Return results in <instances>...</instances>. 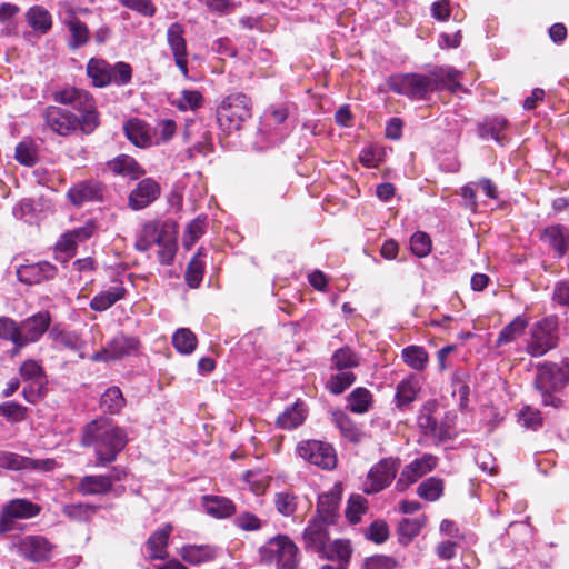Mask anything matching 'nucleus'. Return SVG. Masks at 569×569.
I'll use <instances>...</instances> for the list:
<instances>
[{"mask_svg":"<svg viewBox=\"0 0 569 569\" xmlns=\"http://www.w3.org/2000/svg\"><path fill=\"white\" fill-rule=\"evenodd\" d=\"M543 238L557 251L558 257L565 256L569 242V232L561 226H552L545 230Z\"/></svg>","mask_w":569,"mask_h":569,"instance_id":"38","label":"nucleus"},{"mask_svg":"<svg viewBox=\"0 0 569 569\" xmlns=\"http://www.w3.org/2000/svg\"><path fill=\"white\" fill-rule=\"evenodd\" d=\"M127 442L126 431L103 418L91 421L82 431L81 445L94 448L98 466L113 462Z\"/></svg>","mask_w":569,"mask_h":569,"instance_id":"2","label":"nucleus"},{"mask_svg":"<svg viewBox=\"0 0 569 569\" xmlns=\"http://www.w3.org/2000/svg\"><path fill=\"white\" fill-rule=\"evenodd\" d=\"M328 525L329 523L317 518L308 525L303 532V539L307 548L317 552L325 548V545L329 541V535L327 531Z\"/></svg>","mask_w":569,"mask_h":569,"instance_id":"24","label":"nucleus"},{"mask_svg":"<svg viewBox=\"0 0 569 569\" xmlns=\"http://www.w3.org/2000/svg\"><path fill=\"white\" fill-rule=\"evenodd\" d=\"M54 266L49 262H39L34 264L21 266L18 271V279L24 284H39L44 281H51L56 274Z\"/></svg>","mask_w":569,"mask_h":569,"instance_id":"19","label":"nucleus"},{"mask_svg":"<svg viewBox=\"0 0 569 569\" xmlns=\"http://www.w3.org/2000/svg\"><path fill=\"white\" fill-rule=\"evenodd\" d=\"M418 426L426 436L432 437L439 441L446 440L450 437L449 429L443 425H439L428 408H423L420 411L418 416Z\"/></svg>","mask_w":569,"mask_h":569,"instance_id":"29","label":"nucleus"},{"mask_svg":"<svg viewBox=\"0 0 569 569\" xmlns=\"http://www.w3.org/2000/svg\"><path fill=\"white\" fill-rule=\"evenodd\" d=\"M403 361L415 370H423L428 363V353L423 347L409 346L402 350Z\"/></svg>","mask_w":569,"mask_h":569,"instance_id":"48","label":"nucleus"},{"mask_svg":"<svg viewBox=\"0 0 569 569\" xmlns=\"http://www.w3.org/2000/svg\"><path fill=\"white\" fill-rule=\"evenodd\" d=\"M259 555L262 562L276 563L277 569H301L299 549L288 536L269 539L259 549Z\"/></svg>","mask_w":569,"mask_h":569,"instance_id":"5","label":"nucleus"},{"mask_svg":"<svg viewBox=\"0 0 569 569\" xmlns=\"http://www.w3.org/2000/svg\"><path fill=\"white\" fill-rule=\"evenodd\" d=\"M19 552L33 562L48 560L54 546L42 536H26L17 545Z\"/></svg>","mask_w":569,"mask_h":569,"instance_id":"16","label":"nucleus"},{"mask_svg":"<svg viewBox=\"0 0 569 569\" xmlns=\"http://www.w3.org/2000/svg\"><path fill=\"white\" fill-rule=\"evenodd\" d=\"M27 410V407L14 401H7L0 405V413L14 422L24 420Z\"/></svg>","mask_w":569,"mask_h":569,"instance_id":"60","label":"nucleus"},{"mask_svg":"<svg viewBox=\"0 0 569 569\" xmlns=\"http://www.w3.org/2000/svg\"><path fill=\"white\" fill-rule=\"evenodd\" d=\"M340 500V493L335 490L320 495L317 505L316 518L327 523H333L338 516Z\"/></svg>","mask_w":569,"mask_h":569,"instance_id":"25","label":"nucleus"},{"mask_svg":"<svg viewBox=\"0 0 569 569\" xmlns=\"http://www.w3.org/2000/svg\"><path fill=\"white\" fill-rule=\"evenodd\" d=\"M126 400L122 396L121 390L118 387L108 388L101 396L100 407L106 412L111 415L119 413L123 408Z\"/></svg>","mask_w":569,"mask_h":569,"instance_id":"42","label":"nucleus"},{"mask_svg":"<svg viewBox=\"0 0 569 569\" xmlns=\"http://www.w3.org/2000/svg\"><path fill=\"white\" fill-rule=\"evenodd\" d=\"M299 456L322 469H333L337 465V456L331 445L319 440H307L298 445Z\"/></svg>","mask_w":569,"mask_h":569,"instance_id":"12","label":"nucleus"},{"mask_svg":"<svg viewBox=\"0 0 569 569\" xmlns=\"http://www.w3.org/2000/svg\"><path fill=\"white\" fill-rule=\"evenodd\" d=\"M327 382V388L333 395L342 393L356 380V376L350 370H338Z\"/></svg>","mask_w":569,"mask_h":569,"instance_id":"51","label":"nucleus"},{"mask_svg":"<svg viewBox=\"0 0 569 569\" xmlns=\"http://www.w3.org/2000/svg\"><path fill=\"white\" fill-rule=\"evenodd\" d=\"M108 169L114 174L122 176L132 180L139 179L144 174V169L130 156L120 154L107 162Z\"/></svg>","mask_w":569,"mask_h":569,"instance_id":"23","label":"nucleus"},{"mask_svg":"<svg viewBox=\"0 0 569 569\" xmlns=\"http://www.w3.org/2000/svg\"><path fill=\"white\" fill-rule=\"evenodd\" d=\"M250 117L251 101L243 93L226 97L217 109V119L220 127L229 131L239 130Z\"/></svg>","mask_w":569,"mask_h":569,"instance_id":"7","label":"nucleus"},{"mask_svg":"<svg viewBox=\"0 0 569 569\" xmlns=\"http://www.w3.org/2000/svg\"><path fill=\"white\" fill-rule=\"evenodd\" d=\"M64 23L70 32L68 47L71 50H77L88 43L90 39V31L84 22L77 17L71 16Z\"/></svg>","mask_w":569,"mask_h":569,"instance_id":"33","label":"nucleus"},{"mask_svg":"<svg viewBox=\"0 0 569 569\" xmlns=\"http://www.w3.org/2000/svg\"><path fill=\"white\" fill-rule=\"evenodd\" d=\"M46 122L57 133L67 136L70 132L80 130L78 117L69 110L50 106L46 110Z\"/></svg>","mask_w":569,"mask_h":569,"instance_id":"18","label":"nucleus"},{"mask_svg":"<svg viewBox=\"0 0 569 569\" xmlns=\"http://www.w3.org/2000/svg\"><path fill=\"white\" fill-rule=\"evenodd\" d=\"M431 247V239L426 232L417 231L410 238L411 252L419 258L427 257Z\"/></svg>","mask_w":569,"mask_h":569,"instance_id":"56","label":"nucleus"},{"mask_svg":"<svg viewBox=\"0 0 569 569\" xmlns=\"http://www.w3.org/2000/svg\"><path fill=\"white\" fill-rule=\"evenodd\" d=\"M568 380V375L557 365L542 366L538 369L535 387L540 392L545 406L559 407L561 400L553 392L561 390Z\"/></svg>","mask_w":569,"mask_h":569,"instance_id":"8","label":"nucleus"},{"mask_svg":"<svg viewBox=\"0 0 569 569\" xmlns=\"http://www.w3.org/2000/svg\"><path fill=\"white\" fill-rule=\"evenodd\" d=\"M161 192L159 183L152 178L142 179L130 192L128 206L132 210H141L156 201Z\"/></svg>","mask_w":569,"mask_h":569,"instance_id":"17","label":"nucleus"},{"mask_svg":"<svg viewBox=\"0 0 569 569\" xmlns=\"http://www.w3.org/2000/svg\"><path fill=\"white\" fill-rule=\"evenodd\" d=\"M172 104L181 111H194L202 107L203 97L197 90H183L181 96L172 101Z\"/></svg>","mask_w":569,"mask_h":569,"instance_id":"50","label":"nucleus"},{"mask_svg":"<svg viewBox=\"0 0 569 569\" xmlns=\"http://www.w3.org/2000/svg\"><path fill=\"white\" fill-rule=\"evenodd\" d=\"M201 500L206 513L212 518L226 519L236 513V505L227 497L207 495Z\"/></svg>","mask_w":569,"mask_h":569,"instance_id":"21","label":"nucleus"},{"mask_svg":"<svg viewBox=\"0 0 569 569\" xmlns=\"http://www.w3.org/2000/svg\"><path fill=\"white\" fill-rule=\"evenodd\" d=\"M332 422L341 436L351 442L358 443L365 437L362 430L342 411L332 412Z\"/></svg>","mask_w":569,"mask_h":569,"instance_id":"34","label":"nucleus"},{"mask_svg":"<svg viewBox=\"0 0 569 569\" xmlns=\"http://www.w3.org/2000/svg\"><path fill=\"white\" fill-rule=\"evenodd\" d=\"M436 466L437 458L432 455H423L421 458L415 459L402 469L396 482V489L400 492L407 490L418 479L432 471Z\"/></svg>","mask_w":569,"mask_h":569,"instance_id":"15","label":"nucleus"},{"mask_svg":"<svg viewBox=\"0 0 569 569\" xmlns=\"http://www.w3.org/2000/svg\"><path fill=\"white\" fill-rule=\"evenodd\" d=\"M124 287H113V290H104L97 295L90 302V306L96 311H104L116 301L124 296Z\"/></svg>","mask_w":569,"mask_h":569,"instance_id":"43","label":"nucleus"},{"mask_svg":"<svg viewBox=\"0 0 569 569\" xmlns=\"http://www.w3.org/2000/svg\"><path fill=\"white\" fill-rule=\"evenodd\" d=\"M274 507L283 517H290L297 509V497L290 491L277 492L274 496Z\"/></svg>","mask_w":569,"mask_h":569,"instance_id":"54","label":"nucleus"},{"mask_svg":"<svg viewBox=\"0 0 569 569\" xmlns=\"http://www.w3.org/2000/svg\"><path fill=\"white\" fill-rule=\"evenodd\" d=\"M307 417V410L301 401L295 402L288 407L281 415L278 416L276 425L280 429H295L302 425Z\"/></svg>","mask_w":569,"mask_h":569,"instance_id":"31","label":"nucleus"},{"mask_svg":"<svg viewBox=\"0 0 569 569\" xmlns=\"http://www.w3.org/2000/svg\"><path fill=\"white\" fill-rule=\"evenodd\" d=\"M179 555L190 565L209 562L216 558L217 550L209 545H188L181 548Z\"/></svg>","mask_w":569,"mask_h":569,"instance_id":"32","label":"nucleus"},{"mask_svg":"<svg viewBox=\"0 0 569 569\" xmlns=\"http://www.w3.org/2000/svg\"><path fill=\"white\" fill-rule=\"evenodd\" d=\"M53 99L61 104H70L80 113L78 121L81 132L91 133L99 126L96 101L89 92L70 87L54 92Z\"/></svg>","mask_w":569,"mask_h":569,"instance_id":"4","label":"nucleus"},{"mask_svg":"<svg viewBox=\"0 0 569 569\" xmlns=\"http://www.w3.org/2000/svg\"><path fill=\"white\" fill-rule=\"evenodd\" d=\"M31 458L14 452L0 451V468L9 470H23L31 466Z\"/></svg>","mask_w":569,"mask_h":569,"instance_id":"55","label":"nucleus"},{"mask_svg":"<svg viewBox=\"0 0 569 569\" xmlns=\"http://www.w3.org/2000/svg\"><path fill=\"white\" fill-rule=\"evenodd\" d=\"M528 326V319L525 316H517L510 323L505 326L498 335L496 346L501 347L519 338Z\"/></svg>","mask_w":569,"mask_h":569,"instance_id":"36","label":"nucleus"},{"mask_svg":"<svg viewBox=\"0 0 569 569\" xmlns=\"http://www.w3.org/2000/svg\"><path fill=\"white\" fill-rule=\"evenodd\" d=\"M167 43L173 54L187 53V42L184 39V28L176 22L169 26L167 30Z\"/></svg>","mask_w":569,"mask_h":569,"instance_id":"45","label":"nucleus"},{"mask_svg":"<svg viewBox=\"0 0 569 569\" xmlns=\"http://www.w3.org/2000/svg\"><path fill=\"white\" fill-rule=\"evenodd\" d=\"M49 339L52 340L56 348L80 350L83 347V341L78 333L63 330L59 326H53L49 330Z\"/></svg>","mask_w":569,"mask_h":569,"instance_id":"35","label":"nucleus"},{"mask_svg":"<svg viewBox=\"0 0 569 569\" xmlns=\"http://www.w3.org/2000/svg\"><path fill=\"white\" fill-rule=\"evenodd\" d=\"M126 137L137 147L147 148L152 144V137L148 126L139 119H130L123 127Z\"/></svg>","mask_w":569,"mask_h":569,"instance_id":"27","label":"nucleus"},{"mask_svg":"<svg viewBox=\"0 0 569 569\" xmlns=\"http://www.w3.org/2000/svg\"><path fill=\"white\" fill-rule=\"evenodd\" d=\"M459 72L452 68L435 69L430 74L398 73L388 78L390 90L410 99H423L429 92L440 87H446L456 92L460 88L457 82Z\"/></svg>","mask_w":569,"mask_h":569,"instance_id":"1","label":"nucleus"},{"mask_svg":"<svg viewBox=\"0 0 569 569\" xmlns=\"http://www.w3.org/2000/svg\"><path fill=\"white\" fill-rule=\"evenodd\" d=\"M426 520L427 518L425 515L413 519H402L398 526L399 541L403 545L409 543L415 537L419 535L426 525Z\"/></svg>","mask_w":569,"mask_h":569,"instance_id":"37","label":"nucleus"},{"mask_svg":"<svg viewBox=\"0 0 569 569\" xmlns=\"http://www.w3.org/2000/svg\"><path fill=\"white\" fill-rule=\"evenodd\" d=\"M557 320L549 317L536 322L531 329V340L527 350L532 357H541L558 343Z\"/></svg>","mask_w":569,"mask_h":569,"instance_id":"9","label":"nucleus"},{"mask_svg":"<svg viewBox=\"0 0 569 569\" xmlns=\"http://www.w3.org/2000/svg\"><path fill=\"white\" fill-rule=\"evenodd\" d=\"M420 389L419 381L416 377L410 376L403 379L397 387L396 398L399 406L410 403L416 399V396Z\"/></svg>","mask_w":569,"mask_h":569,"instance_id":"44","label":"nucleus"},{"mask_svg":"<svg viewBox=\"0 0 569 569\" xmlns=\"http://www.w3.org/2000/svg\"><path fill=\"white\" fill-rule=\"evenodd\" d=\"M366 537L376 543L385 542L389 537L388 525L381 520L373 521L369 526Z\"/></svg>","mask_w":569,"mask_h":569,"instance_id":"63","label":"nucleus"},{"mask_svg":"<svg viewBox=\"0 0 569 569\" xmlns=\"http://www.w3.org/2000/svg\"><path fill=\"white\" fill-rule=\"evenodd\" d=\"M87 76L97 88H103L110 83L124 86L131 80L132 69L126 62L110 64L103 59L91 58L87 64Z\"/></svg>","mask_w":569,"mask_h":569,"instance_id":"6","label":"nucleus"},{"mask_svg":"<svg viewBox=\"0 0 569 569\" xmlns=\"http://www.w3.org/2000/svg\"><path fill=\"white\" fill-rule=\"evenodd\" d=\"M0 338L4 340H9L13 343L14 349L13 353L17 355L20 351L19 341L20 338L19 335V323H17L14 320L7 318V317H0Z\"/></svg>","mask_w":569,"mask_h":569,"instance_id":"53","label":"nucleus"},{"mask_svg":"<svg viewBox=\"0 0 569 569\" xmlns=\"http://www.w3.org/2000/svg\"><path fill=\"white\" fill-rule=\"evenodd\" d=\"M398 562L395 558L383 555H376L365 560L362 569H395Z\"/></svg>","mask_w":569,"mask_h":569,"instance_id":"61","label":"nucleus"},{"mask_svg":"<svg viewBox=\"0 0 569 569\" xmlns=\"http://www.w3.org/2000/svg\"><path fill=\"white\" fill-rule=\"evenodd\" d=\"M319 553L329 560L338 561L339 565L337 567L339 569H346L351 556V548L349 541L338 539L327 542L325 548L319 550Z\"/></svg>","mask_w":569,"mask_h":569,"instance_id":"30","label":"nucleus"},{"mask_svg":"<svg viewBox=\"0 0 569 569\" xmlns=\"http://www.w3.org/2000/svg\"><path fill=\"white\" fill-rule=\"evenodd\" d=\"M67 196L73 206L80 207L86 202L100 201L103 188L98 181H82L70 188Z\"/></svg>","mask_w":569,"mask_h":569,"instance_id":"20","label":"nucleus"},{"mask_svg":"<svg viewBox=\"0 0 569 569\" xmlns=\"http://www.w3.org/2000/svg\"><path fill=\"white\" fill-rule=\"evenodd\" d=\"M206 230V218L197 217L186 227L182 244L187 250H190L192 246L203 236Z\"/></svg>","mask_w":569,"mask_h":569,"instance_id":"49","label":"nucleus"},{"mask_svg":"<svg viewBox=\"0 0 569 569\" xmlns=\"http://www.w3.org/2000/svg\"><path fill=\"white\" fill-rule=\"evenodd\" d=\"M368 509V501L361 495H352L347 505L346 517L351 523L360 521L361 516L366 513Z\"/></svg>","mask_w":569,"mask_h":569,"instance_id":"52","label":"nucleus"},{"mask_svg":"<svg viewBox=\"0 0 569 569\" xmlns=\"http://www.w3.org/2000/svg\"><path fill=\"white\" fill-rule=\"evenodd\" d=\"M198 340L196 335L188 328L178 329L172 336V345L178 352L190 355L194 351Z\"/></svg>","mask_w":569,"mask_h":569,"instance_id":"41","label":"nucleus"},{"mask_svg":"<svg viewBox=\"0 0 569 569\" xmlns=\"http://www.w3.org/2000/svg\"><path fill=\"white\" fill-rule=\"evenodd\" d=\"M234 526L243 531H258L262 528L263 521L250 511H242L233 520Z\"/></svg>","mask_w":569,"mask_h":569,"instance_id":"57","label":"nucleus"},{"mask_svg":"<svg viewBox=\"0 0 569 569\" xmlns=\"http://www.w3.org/2000/svg\"><path fill=\"white\" fill-rule=\"evenodd\" d=\"M22 390L24 400L29 403H37L46 393V381H27Z\"/></svg>","mask_w":569,"mask_h":569,"instance_id":"62","label":"nucleus"},{"mask_svg":"<svg viewBox=\"0 0 569 569\" xmlns=\"http://www.w3.org/2000/svg\"><path fill=\"white\" fill-rule=\"evenodd\" d=\"M50 323L51 316L48 311L37 312L19 322L20 338L18 341L20 350L29 343L39 341L43 333L50 330Z\"/></svg>","mask_w":569,"mask_h":569,"instance_id":"14","label":"nucleus"},{"mask_svg":"<svg viewBox=\"0 0 569 569\" xmlns=\"http://www.w3.org/2000/svg\"><path fill=\"white\" fill-rule=\"evenodd\" d=\"M94 510L93 506L83 503L64 505L62 507L63 515L74 521L87 520Z\"/></svg>","mask_w":569,"mask_h":569,"instance_id":"59","label":"nucleus"},{"mask_svg":"<svg viewBox=\"0 0 569 569\" xmlns=\"http://www.w3.org/2000/svg\"><path fill=\"white\" fill-rule=\"evenodd\" d=\"M443 481L437 477L423 480L417 488V495L427 501H437L443 493Z\"/></svg>","mask_w":569,"mask_h":569,"instance_id":"40","label":"nucleus"},{"mask_svg":"<svg viewBox=\"0 0 569 569\" xmlns=\"http://www.w3.org/2000/svg\"><path fill=\"white\" fill-rule=\"evenodd\" d=\"M206 257L207 253L204 249L199 248L196 256L190 260L186 271V280L189 284H199L202 281L206 268Z\"/></svg>","mask_w":569,"mask_h":569,"instance_id":"39","label":"nucleus"},{"mask_svg":"<svg viewBox=\"0 0 569 569\" xmlns=\"http://www.w3.org/2000/svg\"><path fill=\"white\" fill-rule=\"evenodd\" d=\"M178 223L171 219L163 221L152 220L146 222L136 241L139 251H147L153 244L159 247L158 260L162 264H170L176 257L178 249Z\"/></svg>","mask_w":569,"mask_h":569,"instance_id":"3","label":"nucleus"},{"mask_svg":"<svg viewBox=\"0 0 569 569\" xmlns=\"http://www.w3.org/2000/svg\"><path fill=\"white\" fill-rule=\"evenodd\" d=\"M348 402L352 412L361 415L370 409L372 405V396L369 390L360 387L349 395Z\"/></svg>","mask_w":569,"mask_h":569,"instance_id":"47","label":"nucleus"},{"mask_svg":"<svg viewBox=\"0 0 569 569\" xmlns=\"http://www.w3.org/2000/svg\"><path fill=\"white\" fill-rule=\"evenodd\" d=\"M398 467L399 461L397 459H381L369 470L367 478L362 483V490L368 495L382 491L395 479Z\"/></svg>","mask_w":569,"mask_h":569,"instance_id":"11","label":"nucleus"},{"mask_svg":"<svg viewBox=\"0 0 569 569\" xmlns=\"http://www.w3.org/2000/svg\"><path fill=\"white\" fill-rule=\"evenodd\" d=\"M140 341L136 337L118 335L107 346L91 356L92 361H111L138 351Z\"/></svg>","mask_w":569,"mask_h":569,"instance_id":"13","label":"nucleus"},{"mask_svg":"<svg viewBox=\"0 0 569 569\" xmlns=\"http://www.w3.org/2000/svg\"><path fill=\"white\" fill-rule=\"evenodd\" d=\"M41 507L24 498L9 500L3 505L0 516V535L14 528L16 520H27L39 516Z\"/></svg>","mask_w":569,"mask_h":569,"instance_id":"10","label":"nucleus"},{"mask_svg":"<svg viewBox=\"0 0 569 569\" xmlns=\"http://www.w3.org/2000/svg\"><path fill=\"white\" fill-rule=\"evenodd\" d=\"M24 381H46L42 367L34 360H26L19 369Z\"/></svg>","mask_w":569,"mask_h":569,"instance_id":"58","label":"nucleus"},{"mask_svg":"<svg viewBox=\"0 0 569 569\" xmlns=\"http://www.w3.org/2000/svg\"><path fill=\"white\" fill-rule=\"evenodd\" d=\"M28 26L39 34L48 33L52 28V16L42 6H33L26 12Z\"/></svg>","mask_w":569,"mask_h":569,"instance_id":"28","label":"nucleus"},{"mask_svg":"<svg viewBox=\"0 0 569 569\" xmlns=\"http://www.w3.org/2000/svg\"><path fill=\"white\" fill-rule=\"evenodd\" d=\"M16 159L23 166H33L37 161V152L30 143L20 142L16 148Z\"/></svg>","mask_w":569,"mask_h":569,"instance_id":"64","label":"nucleus"},{"mask_svg":"<svg viewBox=\"0 0 569 569\" xmlns=\"http://www.w3.org/2000/svg\"><path fill=\"white\" fill-rule=\"evenodd\" d=\"M171 531L172 526L166 525L149 537L147 550L150 559L163 560L168 557L167 546Z\"/></svg>","mask_w":569,"mask_h":569,"instance_id":"26","label":"nucleus"},{"mask_svg":"<svg viewBox=\"0 0 569 569\" xmlns=\"http://www.w3.org/2000/svg\"><path fill=\"white\" fill-rule=\"evenodd\" d=\"M113 481L110 476H84L80 479L77 490L83 496L107 495L111 491Z\"/></svg>","mask_w":569,"mask_h":569,"instance_id":"22","label":"nucleus"},{"mask_svg":"<svg viewBox=\"0 0 569 569\" xmlns=\"http://www.w3.org/2000/svg\"><path fill=\"white\" fill-rule=\"evenodd\" d=\"M331 362L337 370H350L359 365L360 358L349 347H343L332 355Z\"/></svg>","mask_w":569,"mask_h":569,"instance_id":"46","label":"nucleus"}]
</instances>
